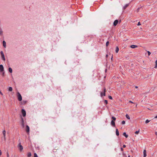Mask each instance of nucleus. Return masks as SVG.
<instances>
[{"instance_id": "obj_37", "label": "nucleus", "mask_w": 157, "mask_h": 157, "mask_svg": "<svg viewBox=\"0 0 157 157\" xmlns=\"http://www.w3.org/2000/svg\"><path fill=\"white\" fill-rule=\"evenodd\" d=\"M129 102L132 103H134L131 101H129Z\"/></svg>"}, {"instance_id": "obj_9", "label": "nucleus", "mask_w": 157, "mask_h": 157, "mask_svg": "<svg viewBox=\"0 0 157 157\" xmlns=\"http://www.w3.org/2000/svg\"><path fill=\"white\" fill-rule=\"evenodd\" d=\"M118 21L117 20H115L113 22V25L115 26H116L118 24Z\"/></svg>"}, {"instance_id": "obj_42", "label": "nucleus", "mask_w": 157, "mask_h": 157, "mask_svg": "<svg viewBox=\"0 0 157 157\" xmlns=\"http://www.w3.org/2000/svg\"><path fill=\"white\" fill-rule=\"evenodd\" d=\"M23 102L24 104H25L26 102V101H23Z\"/></svg>"}, {"instance_id": "obj_8", "label": "nucleus", "mask_w": 157, "mask_h": 157, "mask_svg": "<svg viewBox=\"0 0 157 157\" xmlns=\"http://www.w3.org/2000/svg\"><path fill=\"white\" fill-rule=\"evenodd\" d=\"M26 131L27 133H29V127L28 125L26 126Z\"/></svg>"}, {"instance_id": "obj_13", "label": "nucleus", "mask_w": 157, "mask_h": 157, "mask_svg": "<svg viewBox=\"0 0 157 157\" xmlns=\"http://www.w3.org/2000/svg\"><path fill=\"white\" fill-rule=\"evenodd\" d=\"M3 46H4V48H6V42L4 40H3Z\"/></svg>"}, {"instance_id": "obj_20", "label": "nucleus", "mask_w": 157, "mask_h": 157, "mask_svg": "<svg viewBox=\"0 0 157 157\" xmlns=\"http://www.w3.org/2000/svg\"><path fill=\"white\" fill-rule=\"evenodd\" d=\"M3 31L2 30V29H0V35L2 36L3 34Z\"/></svg>"}, {"instance_id": "obj_18", "label": "nucleus", "mask_w": 157, "mask_h": 157, "mask_svg": "<svg viewBox=\"0 0 157 157\" xmlns=\"http://www.w3.org/2000/svg\"><path fill=\"white\" fill-rule=\"evenodd\" d=\"M119 48L118 47H116V50H115L116 52V53H117L119 51Z\"/></svg>"}, {"instance_id": "obj_23", "label": "nucleus", "mask_w": 157, "mask_h": 157, "mask_svg": "<svg viewBox=\"0 0 157 157\" xmlns=\"http://www.w3.org/2000/svg\"><path fill=\"white\" fill-rule=\"evenodd\" d=\"M155 68H156L157 67V60H156L155 61Z\"/></svg>"}, {"instance_id": "obj_34", "label": "nucleus", "mask_w": 157, "mask_h": 157, "mask_svg": "<svg viewBox=\"0 0 157 157\" xmlns=\"http://www.w3.org/2000/svg\"><path fill=\"white\" fill-rule=\"evenodd\" d=\"M147 53L148 56H150L151 54V53L149 51H147Z\"/></svg>"}, {"instance_id": "obj_24", "label": "nucleus", "mask_w": 157, "mask_h": 157, "mask_svg": "<svg viewBox=\"0 0 157 157\" xmlns=\"http://www.w3.org/2000/svg\"><path fill=\"white\" fill-rule=\"evenodd\" d=\"M109 44V42L108 41H107L106 42V46H108Z\"/></svg>"}, {"instance_id": "obj_36", "label": "nucleus", "mask_w": 157, "mask_h": 157, "mask_svg": "<svg viewBox=\"0 0 157 157\" xmlns=\"http://www.w3.org/2000/svg\"><path fill=\"white\" fill-rule=\"evenodd\" d=\"M141 25V24H140V22H139L138 23V24H137V25L138 26H139V25Z\"/></svg>"}, {"instance_id": "obj_17", "label": "nucleus", "mask_w": 157, "mask_h": 157, "mask_svg": "<svg viewBox=\"0 0 157 157\" xmlns=\"http://www.w3.org/2000/svg\"><path fill=\"white\" fill-rule=\"evenodd\" d=\"M32 155L31 153L30 152H29L27 154V157H30Z\"/></svg>"}, {"instance_id": "obj_16", "label": "nucleus", "mask_w": 157, "mask_h": 157, "mask_svg": "<svg viewBox=\"0 0 157 157\" xmlns=\"http://www.w3.org/2000/svg\"><path fill=\"white\" fill-rule=\"evenodd\" d=\"M123 135H124L126 138H127L128 136V135L126 134V133L124 132L123 134Z\"/></svg>"}, {"instance_id": "obj_4", "label": "nucleus", "mask_w": 157, "mask_h": 157, "mask_svg": "<svg viewBox=\"0 0 157 157\" xmlns=\"http://www.w3.org/2000/svg\"><path fill=\"white\" fill-rule=\"evenodd\" d=\"M18 147L20 151H21L23 149V147L22 146V145H21V143H20L18 145Z\"/></svg>"}, {"instance_id": "obj_30", "label": "nucleus", "mask_w": 157, "mask_h": 157, "mask_svg": "<svg viewBox=\"0 0 157 157\" xmlns=\"http://www.w3.org/2000/svg\"><path fill=\"white\" fill-rule=\"evenodd\" d=\"M140 8H138L137 9V10H136V12H138L139 11H140Z\"/></svg>"}, {"instance_id": "obj_47", "label": "nucleus", "mask_w": 157, "mask_h": 157, "mask_svg": "<svg viewBox=\"0 0 157 157\" xmlns=\"http://www.w3.org/2000/svg\"><path fill=\"white\" fill-rule=\"evenodd\" d=\"M155 118H157V115L156 116H155Z\"/></svg>"}, {"instance_id": "obj_49", "label": "nucleus", "mask_w": 157, "mask_h": 157, "mask_svg": "<svg viewBox=\"0 0 157 157\" xmlns=\"http://www.w3.org/2000/svg\"><path fill=\"white\" fill-rule=\"evenodd\" d=\"M128 157H130V156L129 155H128Z\"/></svg>"}, {"instance_id": "obj_2", "label": "nucleus", "mask_w": 157, "mask_h": 157, "mask_svg": "<svg viewBox=\"0 0 157 157\" xmlns=\"http://www.w3.org/2000/svg\"><path fill=\"white\" fill-rule=\"evenodd\" d=\"M17 96L18 100L20 101H21L22 100V98L21 95L19 92L17 93Z\"/></svg>"}, {"instance_id": "obj_45", "label": "nucleus", "mask_w": 157, "mask_h": 157, "mask_svg": "<svg viewBox=\"0 0 157 157\" xmlns=\"http://www.w3.org/2000/svg\"><path fill=\"white\" fill-rule=\"evenodd\" d=\"M138 87L137 86H135V88H138Z\"/></svg>"}, {"instance_id": "obj_40", "label": "nucleus", "mask_w": 157, "mask_h": 157, "mask_svg": "<svg viewBox=\"0 0 157 157\" xmlns=\"http://www.w3.org/2000/svg\"><path fill=\"white\" fill-rule=\"evenodd\" d=\"M2 154V152L1 150H0V155H1Z\"/></svg>"}, {"instance_id": "obj_19", "label": "nucleus", "mask_w": 157, "mask_h": 157, "mask_svg": "<svg viewBox=\"0 0 157 157\" xmlns=\"http://www.w3.org/2000/svg\"><path fill=\"white\" fill-rule=\"evenodd\" d=\"M9 71L10 73H12V69L11 67H9Z\"/></svg>"}, {"instance_id": "obj_43", "label": "nucleus", "mask_w": 157, "mask_h": 157, "mask_svg": "<svg viewBox=\"0 0 157 157\" xmlns=\"http://www.w3.org/2000/svg\"><path fill=\"white\" fill-rule=\"evenodd\" d=\"M7 157H9V154H8V152H7Z\"/></svg>"}, {"instance_id": "obj_33", "label": "nucleus", "mask_w": 157, "mask_h": 157, "mask_svg": "<svg viewBox=\"0 0 157 157\" xmlns=\"http://www.w3.org/2000/svg\"><path fill=\"white\" fill-rule=\"evenodd\" d=\"M3 134V136H4V140H6V134Z\"/></svg>"}, {"instance_id": "obj_25", "label": "nucleus", "mask_w": 157, "mask_h": 157, "mask_svg": "<svg viewBox=\"0 0 157 157\" xmlns=\"http://www.w3.org/2000/svg\"><path fill=\"white\" fill-rule=\"evenodd\" d=\"M150 121L149 120H148L147 119V120L146 121H145V123H148V122H150Z\"/></svg>"}, {"instance_id": "obj_15", "label": "nucleus", "mask_w": 157, "mask_h": 157, "mask_svg": "<svg viewBox=\"0 0 157 157\" xmlns=\"http://www.w3.org/2000/svg\"><path fill=\"white\" fill-rule=\"evenodd\" d=\"M128 5H129V4H126V5H125L123 7V9H124V10H125V9H126V8L127 7H128Z\"/></svg>"}, {"instance_id": "obj_5", "label": "nucleus", "mask_w": 157, "mask_h": 157, "mask_svg": "<svg viewBox=\"0 0 157 157\" xmlns=\"http://www.w3.org/2000/svg\"><path fill=\"white\" fill-rule=\"evenodd\" d=\"M21 112L23 116L24 117H25L26 114L25 111L24 109H22Z\"/></svg>"}, {"instance_id": "obj_27", "label": "nucleus", "mask_w": 157, "mask_h": 157, "mask_svg": "<svg viewBox=\"0 0 157 157\" xmlns=\"http://www.w3.org/2000/svg\"><path fill=\"white\" fill-rule=\"evenodd\" d=\"M34 157H38L37 154L35 153H34Z\"/></svg>"}, {"instance_id": "obj_14", "label": "nucleus", "mask_w": 157, "mask_h": 157, "mask_svg": "<svg viewBox=\"0 0 157 157\" xmlns=\"http://www.w3.org/2000/svg\"><path fill=\"white\" fill-rule=\"evenodd\" d=\"M143 153H144V157H145L146 156V155H146V150H144V151Z\"/></svg>"}, {"instance_id": "obj_12", "label": "nucleus", "mask_w": 157, "mask_h": 157, "mask_svg": "<svg viewBox=\"0 0 157 157\" xmlns=\"http://www.w3.org/2000/svg\"><path fill=\"white\" fill-rule=\"evenodd\" d=\"M116 134L117 136H118L119 135V132L118 129H116Z\"/></svg>"}, {"instance_id": "obj_3", "label": "nucleus", "mask_w": 157, "mask_h": 157, "mask_svg": "<svg viewBox=\"0 0 157 157\" xmlns=\"http://www.w3.org/2000/svg\"><path fill=\"white\" fill-rule=\"evenodd\" d=\"M0 53H1V57L2 58V59L4 61H5V56H4V53H3V51H1L0 52Z\"/></svg>"}, {"instance_id": "obj_26", "label": "nucleus", "mask_w": 157, "mask_h": 157, "mask_svg": "<svg viewBox=\"0 0 157 157\" xmlns=\"http://www.w3.org/2000/svg\"><path fill=\"white\" fill-rule=\"evenodd\" d=\"M104 102L106 104H108V101L107 100H105Z\"/></svg>"}, {"instance_id": "obj_7", "label": "nucleus", "mask_w": 157, "mask_h": 157, "mask_svg": "<svg viewBox=\"0 0 157 157\" xmlns=\"http://www.w3.org/2000/svg\"><path fill=\"white\" fill-rule=\"evenodd\" d=\"M4 71V67L1 64L0 65V72H2Z\"/></svg>"}, {"instance_id": "obj_46", "label": "nucleus", "mask_w": 157, "mask_h": 157, "mask_svg": "<svg viewBox=\"0 0 157 157\" xmlns=\"http://www.w3.org/2000/svg\"><path fill=\"white\" fill-rule=\"evenodd\" d=\"M113 58V56H112V57H111V60H112Z\"/></svg>"}, {"instance_id": "obj_44", "label": "nucleus", "mask_w": 157, "mask_h": 157, "mask_svg": "<svg viewBox=\"0 0 157 157\" xmlns=\"http://www.w3.org/2000/svg\"><path fill=\"white\" fill-rule=\"evenodd\" d=\"M108 55H106V57L107 58L108 57Z\"/></svg>"}, {"instance_id": "obj_1", "label": "nucleus", "mask_w": 157, "mask_h": 157, "mask_svg": "<svg viewBox=\"0 0 157 157\" xmlns=\"http://www.w3.org/2000/svg\"><path fill=\"white\" fill-rule=\"evenodd\" d=\"M112 120L111 121V124L114 127L115 126V121L116 120V118L115 117L113 116L112 117Z\"/></svg>"}, {"instance_id": "obj_31", "label": "nucleus", "mask_w": 157, "mask_h": 157, "mask_svg": "<svg viewBox=\"0 0 157 157\" xmlns=\"http://www.w3.org/2000/svg\"><path fill=\"white\" fill-rule=\"evenodd\" d=\"M125 121H123L122 122V124H125Z\"/></svg>"}, {"instance_id": "obj_48", "label": "nucleus", "mask_w": 157, "mask_h": 157, "mask_svg": "<svg viewBox=\"0 0 157 157\" xmlns=\"http://www.w3.org/2000/svg\"><path fill=\"white\" fill-rule=\"evenodd\" d=\"M157 132H155V135H157Z\"/></svg>"}, {"instance_id": "obj_21", "label": "nucleus", "mask_w": 157, "mask_h": 157, "mask_svg": "<svg viewBox=\"0 0 157 157\" xmlns=\"http://www.w3.org/2000/svg\"><path fill=\"white\" fill-rule=\"evenodd\" d=\"M8 90L10 91H12L13 90V88L11 87H10L9 88Z\"/></svg>"}, {"instance_id": "obj_35", "label": "nucleus", "mask_w": 157, "mask_h": 157, "mask_svg": "<svg viewBox=\"0 0 157 157\" xmlns=\"http://www.w3.org/2000/svg\"><path fill=\"white\" fill-rule=\"evenodd\" d=\"M2 133H3V134H6V131L5 130H4L3 131V132H2Z\"/></svg>"}, {"instance_id": "obj_6", "label": "nucleus", "mask_w": 157, "mask_h": 157, "mask_svg": "<svg viewBox=\"0 0 157 157\" xmlns=\"http://www.w3.org/2000/svg\"><path fill=\"white\" fill-rule=\"evenodd\" d=\"M105 92H106V89L105 87L104 88V92L103 93L101 92V96H102V95H103L104 96H105Z\"/></svg>"}, {"instance_id": "obj_10", "label": "nucleus", "mask_w": 157, "mask_h": 157, "mask_svg": "<svg viewBox=\"0 0 157 157\" xmlns=\"http://www.w3.org/2000/svg\"><path fill=\"white\" fill-rule=\"evenodd\" d=\"M138 46L136 45H132L130 47L132 48H137Z\"/></svg>"}, {"instance_id": "obj_39", "label": "nucleus", "mask_w": 157, "mask_h": 157, "mask_svg": "<svg viewBox=\"0 0 157 157\" xmlns=\"http://www.w3.org/2000/svg\"><path fill=\"white\" fill-rule=\"evenodd\" d=\"M126 147V145H123V147L124 148H125V147Z\"/></svg>"}, {"instance_id": "obj_41", "label": "nucleus", "mask_w": 157, "mask_h": 157, "mask_svg": "<svg viewBox=\"0 0 157 157\" xmlns=\"http://www.w3.org/2000/svg\"><path fill=\"white\" fill-rule=\"evenodd\" d=\"M121 151H123V149L121 147Z\"/></svg>"}, {"instance_id": "obj_38", "label": "nucleus", "mask_w": 157, "mask_h": 157, "mask_svg": "<svg viewBox=\"0 0 157 157\" xmlns=\"http://www.w3.org/2000/svg\"><path fill=\"white\" fill-rule=\"evenodd\" d=\"M0 94H1L2 95H3L2 93L1 92V91L0 90Z\"/></svg>"}, {"instance_id": "obj_28", "label": "nucleus", "mask_w": 157, "mask_h": 157, "mask_svg": "<svg viewBox=\"0 0 157 157\" xmlns=\"http://www.w3.org/2000/svg\"><path fill=\"white\" fill-rule=\"evenodd\" d=\"M2 72V76L3 77H4V75H5V72L4 71L3 72Z\"/></svg>"}, {"instance_id": "obj_32", "label": "nucleus", "mask_w": 157, "mask_h": 157, "mask_svg": "<svg viewBox=\"0 0 157 157\" xmlns=\"http://www.w3.org/2000/svg\"><path fill=\"white\" fill-rule=\"evenodd\" d=\"M139 132V130H138V131H136L135 132V134H138Z\"/></svg>"}, {"instance_id": "obj_22", "label": "nucleus", "mask_w": 157, "mask_h": 157, "mask_svg": "<svg viewBox=\"0 0 157 157\" xmlns=\"http://www.w3.org/2000/svg\"><path fill=\"white\" fill-rule=\"evenodd\" d=\"M126 117L128 119H130V117L127 114H126Z\"/></svg>"}, {"instance_id": "obj_11", "label": "nucleus", "mask_w": 157, "mask_h": 157, "mask_svg": "<svg viewBox=\"0 0 157 157\" xmlns=\"http://www.w3.org/2000/svg\"><path fill=\"white\" fill-rule=\"evenodd\" d=\"M21 123L23 127L24 126V121L23 118L22 117L21 118Z\"/></svg>"}, {"instance_id": "obj_29", "label": "nucleus", "mask_w": 157, "mask_h": 157, "mask_svg": "<svg viewBox=\"0 0 157 157\" xmlns=\"http://www.w3.org/2000/svg\"><path fill=\"white\" fill-rule=\"evenodd\" d=\"M108 98L110 99H113L112 97L111 96H109Z\"/></svg>"}]
</instances>
